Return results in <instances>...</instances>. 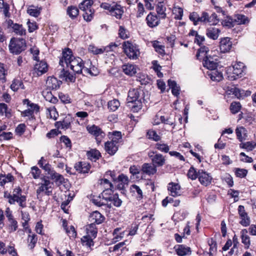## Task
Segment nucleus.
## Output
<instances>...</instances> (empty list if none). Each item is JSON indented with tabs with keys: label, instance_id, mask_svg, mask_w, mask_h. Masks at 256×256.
I'll use <instances>...</instances> for the list:
<instances>
[{
	"label": "nucleus",
	"instance_id": "79ce46f5",
	"mask_svg": "<svg viewBox=\"0 0 256 256\" xmlns=\"http://www.w3.org/2000/svg\"><path fill=\"white\" fill-rule=\"evenodd\" d=\"M10 88L13 91H17L18 89H24V85L20 80H14L10 86Z\"/></svg>",
	"mask_w": 256,
	"mask_h": 256
},
{
	"label": "nucleus",
	"instance_id": "4468645a",
	"mask_svg": "<svg viewBox=\"0 0 256 256\" xmlns=\"http://www.w3.org/2000/svg\"><path fill=\"white\" fill-rule=\"evenodd\" d=\"M198 174L199 176L198 178V180L202 184L208 186L211 183L212 177L210 174L202 170H199V174Z\"/></svg>",
	"mask_w": 256,
	"mask_h": 256
},
{
	"label": "nucleus",
	"instance_id": "4c0bfd02",
	"mask_svg": "<svg viewBox=\"0 0 256 256\" xmlns=\"http://www.w3.org/2000/svg\"><path fill=\"white\" fill-rule=\"evenodd\" d=\"M14 178L10 174H0V186H3L6 184L12 182L14 180Z\"/></svg>",
	"mask_w": 256,
	"mask_h": 256
},
{
	"label": "nucleus",
	"instance_id": "f257e3e1",
	"mask_svg": "<svg viewBox=\"0 0 256 256\" xmlns=\"http://www.w3.org/2000/svg\"><path fill=\"white\" fill-rule=\"evenodd\" d=\"M128 106L134 112H138L142 108L143 93L138 89H131L128 92Z\"/></svg>",
	"mask_w": 256,
	"mask_h": 256
},
{
	"label": "nucleus",
	"instance_id": "c9c22d12",
	"mask_svg": "<svg viewBox=\"0 0 256 256\" xmlns=\"http://www.w3.org/2000/svg\"><path fill=\"white\" fill-rule=\"evenodd\" d=\"M66 12L71 18L74 19L78 15L79 10L77 7L71 6L68 7Z\"/></svg>",
	"mask_w": 256,
	"mask_h": 256
},
{
	"label": "nucleus",
	"instance_id": "6e6552de",
	"mask_svg": "<svg viewBox=\"0 0 256 256\" xmlns=\"http://www.w3.org/2000/svg\"><path fill=\"white\" fill-rule=\"evenodd\" d=\"M148 156L151 159L152 164L156 168L162 166L166 164L165 157L160 154H158L156 152L152 151L150 152Z\"/></svg>",
	"mask_w": 256,
	"mask_h": 256
},
{
	"label": "nucleus",
	"instance_id": "ddd939ff",
	"mask_svg": "<svg viewBox=\"0 0 256 256\" xmlns=\"http://www.w3.org/2000/svg\"><path fill=\"white\" fill-rule=\"evenodd\" d=\"M48 70V64L44 61H38L37 63L34 65V72L38 76H42L46 73Z\"/></svg>",
	"mask_w": 256,
	"mask_h": 256
},
{
	"label": "nucleus",
	"instance_id": "a18cd8bd",
	"mask_svg": "<svg viewBox=\"0 0 256 256\" xmlns=\"http://www.w3.org/2000/svg\"><path fill=\"white\" fill-rule=\"evenodd\" d=\"M166 8L164 6L162 3L158 5L156 8V12L158 15V16L162 18H165L166 17V14L165 12Z\"/></svg>",
	"mask_w": 256,
	"mask_h": 256
},
{
	"label": "nucleus",
	"instance_id": "72a5a7b5",
	"mask_svg": "<svg viewBox=\"0 0 256 256\" xmlns=\"http://www.w3.org/2000/svg\"><path fill=\"white\" fill-rule=\"evenodd\" d=\"M234 21L238 24H246L249 22L248 18L242 14H237L234 16Z\"/></svg>",
	"mask_w": 256,
	"mask_h": 256
},
{
	"label": "nucleus",
	"instance_id": "0eeeda50",
	"mask_svg": "<svg viewBox=\"0 0 256 256\" xmlns=\"http://www.w3.org/2000/svg\"><path fill=\"white\" fill-rule=\"evenodd\" d=\"M66 66H70V69L76 74H82V68H84V61L80 57H74L69 62Z\"/></svg>",
	"mask_w": 256,
	"mask_h": 256
},
{
	"label": "nucleus",
	"instance_id": "e2e57ef3",
	"mask_svg": "<svg viewBox=\"0 0 256 256\" xmlns=\"http://www.w3.org/2000/svg\"><path fill=\"white\" fill-rule=\"evenodd\" d=\"M120 182L123 183L125 185H127L128 182V177L123 174H120L117 178L116 180V184Z\"/></svg>",
	"mask_w": 256,
	"mask_h": 256
},
{
	"label": "nucleus",
	"instance_id": "cd10ccee",
	"mask_svg": "<svg viewBox=\"0 0 256 256\" xmlns=\"http://www.w3.org/2000/svg\"><path fill=\"white\" fill-rule=\"evenodd\" d=\"M124 13L122 8L119 4H114L113 8L110 12V14L115 16L118 19H120Z\"/></svg>",
	"mask_w": 256,
	"mask_h": 256
},
{
	"label": "nucleus",
	"instance_id": "603ef678",
	"mask_svg": "<svg viewBox=\"0 0 256 256\" xmlns=\"http://www.w3.org/2000/svg\"><path fill=\"white\" fill-rule=\"evenodd\" d=\"M118 35L121 38L124 40L129 38V32L124 26H120L119 27Z\"/></svg>",
	"mask_w": 256,
	"mask_h": 256
},
{
	"label": "nucleus",
	"instance_id": "6ab92c4d",
	"mask_svg": "<svg viewBox=\"0 0 256 256\" xmlns=\"http://www.w3.org/2000/svg\"><path fill=\"white\" fill-rule=\"evenodd\" d=\"M146 22L148 26L151 28L157 26L160 22L156 14L150 12L146 18Z\"/></svg>",
	"mask_w": 256,
	"mask_h": 256
},
{
	"label": "nucleus",
	"instance_id": "e433bc0d",
	"mask_svg": "<svg viewBox=\"0 0 256 256\" xmlns=\"http://www.w3.org/2000/svg\"><path fill=\"white\" fill-rule=\"evenodd\" d=\"M88 50L90 52L94 54H102L104 52H109V50H108V48L103 47L101 48H98L93 45L89 46Z\"/></svg>",
	"mask_w": 256,
	"mask_h": 256
},
{
	"label": "nucleus",
	"instance_id": "393cba45",
	"mask_svg": "<svg viewBox=\"0 0 256 256\" xmlns=\"http://www.w3.org/2000/svg\"><path fill=\"white\" fill-rule=\"evenodd\" d=\"M8 24L10 26L13 31L18 35L23 36L26 34V30L23 28L22 24H14L12 20L8 22Z\"/></svg>",
	"mask_w": 256,
	"mask_h": 256
},
{
	"label": "nucleus",
	"instance_id": "423d86ee",
	"mask_svg": "<svg viewBox=\"0 0 256 256\" xmlns=\"http://www.w3.org/2000/svg\"><path fill=\"white\" fill-rule=\"evenodd\" d=\"M86 130L90 134L95 136L98 144H100L102 139L106 136L104 132L100 127L94 124L88 126Z\"/></svg>",
	"mask_w": 256,
	"mask_h": 256
},
{
	"label": "nucleus",
	"instance_id": "680f3d73",
	"mask_svg": "<svg viewBox=\"0 0 256 256\" xmlns=\"http://www.w3.org/2000/svg\"><path fill=\"white\" fill-rule=\"evenodd\" d=\"M62 122V128L68 129L70 126V124L72 122V118L70 116H66Z\"/></svg>",
	"mask_w": 256,
	"mask_h": 256
},
{
	"label": "nucleus",
	"instance_id": "a211bd4d",
	"mask_svg": "<svg viewBox=\"0 0 256 256\" xmlns=\"http://www.w3.org/2000/svg\"><path fill=\"white\" fill-rule=\"evenodd\" d=\"M105 218L98 211L92 212L89 218V220L92 224H99L104 222Z\"/></svg>",
	"mask_w": 256,
	"mask_h": 256
},
{
	"label": "nucleus",
	"instance_id": "20e7f679",
	"mask_svg": "<svg viewBox=\"0 0 256 256\" xmlns=\"http://www.w3.org/2000/svg\"><path fill=\"white\" fill-rule=\"evenodd\" d=\"M124 52L128 57L132 60H136L140 54L139 48L137 45L129 41L124 42L122 44Z\"/></svg>",
	"mask_w": 256,
	"mask_h": 256
},
{
	"label": "nucleus",
	"instance_id": "9b49d317",
	"mask_svg": "<svg viewBox=\"0 0 256 256\" xmlns=\"http://www.w3.org/2000/svg\"><path fill=\"white\" fill-rule=\"evenodd\" d=\"M62 82L54 76H48L46 81V86L49 90H56L60 88Z\"/></svg>",
	"mask_w": 256,
	"mask_h": 256
},
{
	"label": "nucleus",
	"instance_id": "864d4df0",
	"mask_svg": "<svg viewBox=\"0 0 256 256\" xmlns=\"http://www.w3.org/2000/svg\"><path fill=\"white\" fill-rule=\"evenodd\" d=\"M85 12L83 14V17L86 22H90L94 18V10L91 8L84 10Z\"/></svg>",
	"mask_w": 256,
	"mask_h": 256
},
{
	"label": "nucleus",
	"instance_id": "5fc2aeb1",
	"mask_svg": "<svg viewBox=\"0 0 256 256\" xmlns=\"http://www.w3.org/2000/svg\"><path fill=\"white\" fill-rule=\"evenodd\" d=\"M241 108V104L240 102H234L231 103L230 106V110L232 114L238 113Z\"/></svg>",
	"mask_w": 256,
	"mask_h": 256
},
{
	"label": "nucleus",
	"instance_id": "b1692460",
	"mask_svg": "<svg viewBox=\"0 0 256 256\" xmlns=\"http://www.w3.org/2000/svg\"><path fill=\"white\" fill-rule=\"evenodd\" d=\"M90 167V164L86 162H80L74 164V168L80 173H88Z\"/></svg>",
	"mask_w": 256,
	"mask_h": 256
},
{
	"label": "nucleus",
	"instance_id": "c03bdc74",
	"mask_svg": "<svg viewBox=\"0 0 256 256\" xmlns=\"http://www.w3.org/2000/svg\"><path fill=\"white\" fill-rule=\"evenodd\" d=\"M155 148L158 150L164 153H167L169 152L170 147L166 144L160 142H157L155 144Z\"/></svg>",
	"mask_w": 256,
	"mask_h": 256
},
{
	"label": "nucleus",
	"instance_id": "1a4fd4ad",
	"mask_svg": "<svg viewBox=\"0 0 256 256\" xmlns=\"http://www.w3.org/2000/svg\"><path fill=\"white\" fill-rule=\"evenodd\" d=\"M62 57L60 60L59 64L62 68H64V64L68 65L71 60L73 59L74 56L72 54V50L69 48H65L62 52Z\"/></svg>",
	"mask_w": 256,
	"mask_h": 256
},
{
	"label": "nucleus",
	"instance_id": "2f4dec72",
	"mask_svg": "<svg viewBox=\"0 0 256 256\" xmlns=\"http://www.w3.org/2000/svg\"><path fill=\"white\" fill-rule=\"evenodd\" d=\"M247 234L246 229H243L240 232L242 242L245 246L246 248H248L250 244V238Z\"/></svg>",
	"mask_w": 256,
	"mask_h": 256
},
{
	"label": "nucleus",
	"instance_id": "a19ab883",
	"mask_svg": "<svg viewBox=\"0 0 256 256\" xmlns=\"http://www.w3.org/2000/svg\"><path fill=\"white\" fill-rule=\"evenodd\" d=\"M130 190L136 196L138 199L140 200L142 198V192L138 186L132 184L130 187Z\"/></svg>",
	"mask_w": 256,
	"mask_h": 256
},
{
	"label": "nucleus",
	"instance_id": "8fccbe9b",
	"mask_svg": "<svg viewBox=\"0 0 256 256\" xmlns=\"http://www.w3.org/2000/svg\"><path fill=\"white\" fill-rule=\"evenodd\" d=\"M199 170L197 172L196 170L193 166H191L188 172V178L194 180L198 178Z\"/></svg>",
	"mask_w": 256,
	"mask_h": 256
},
{
	"label": "nucleus",
	"instance_id": "4d7b16f0",
	"mask_svg": "<svg viewBox=\"0 0 256 256\" xmlns=\"http://www.w3.org/2000/svg\"><path fill=\"white\" fill-rule=\"evenodd\" d=\"M152 46L154 48L155 50L160 54L162 55L165 54L164 50V46L160 44L158 42L154 41L152 44Z\"/></svg>",
	"mask_w": 256,
	"mask_h": 256
},
{
	"label": "nucleus",
	"instance_id": "bf43d9fd",
	"mask_svg": "<svg viewBox=\"0 0 256 256\" xmlns=\"http://www.w3.org/2000/svg\"><path fill=\"white\" fill-rule=\"evenodd\" d=\"M64 229L66 230V233L68 234L70 238H75L76 236V232L74 229V226H71L70 227L66 228V226H64V223L63 224Z\"/></svg>",
	"mask_w": 256,
	"mask_h": 256
},
{
	"label": "nucleus",
	"instance_id": "37998d69",
	"mask_svg": "<svg viewBox=\"0 0 256 256\" xmlns=\"http://www.w3.org/2000/svg\"><path fill=\"white\" fill-rule=\"evenodd\" d=\"M93 2L92 0H84L79 4L78 8L82 10H86L91 8Z\"/></svg>",
	"mask_w": 256,
	"mask_h": 256
},
{
	"label": "nucleus",
	"instance_id": "c756f323",
	"mask_svg": "<svg viewBox=\"0 0 256 256\" xmlns=\"http://www.w3.org/2000/svg\"><path fill=\"white\" fill-rule=\"evenodd\" d=\"M106 200L110 202L112 204L116 207H120L122 204V200L120 198L118 194H113L110 197H106Z\"/></svg>",
	"mask_w": 256,
	"mask_h": 256
},
{
	"label": "nucleus",
	"instance_id": "774afa93",
	"mask_svg": "<svg viewBox=\"0 0 256 256\" xmlns=\"http://www.w3.org/2000/svg\"><path fill=\"white\" fill-rule=\"evenodd\" d=\"M199 14L196 12H192L190 13L189 15L190 20L193 22L194 26L198 24Z\"/></svg>",
	"mask_w": 256,
	"mask_h": 256
},
{
	"label": "nucleus",
	"instance_id": "a878e982",
	"mask_svg": "<svg viewBox=\"0 0 256 256\" xmlns=\"http://www.w3.org/2000/svg\"><path fill=\"white\" fill-rule=\"evenodd\" d=\"M207 75L213 81L220 82L223 78L222 72L216 69L208 72Z\"/></svg>",
	"mask_w": 256,
	"mask_h": 256
},
{
	"label": "nucleus",
	"instance_id": "7ed1b4c3",
	"mask_svg": "<svg viewBox=\"0 0 256 256\" xmlns=\"http://www.w3.org/2000/svg\"><path fill=\"white\" fill-rule=\"evenodd\" d=\"M26 40L21 38H12L8 46L10 51L14 54H18L26 50Z\"/></svg>",
	"mask_w": 256,
	"mask_h": 256
},
{
	"label": "nucleus",
	"instance_id": "69168bd1",
	"mask_svg": "<svg viewBox=\"0 0 256 256\" xmlns=\"http://www.w3.org/2000/svg\"><path fill=\"white\" fill-rule=\"evenodd\" d=\"M30 173L34 179H37L40 177L41 170L37 166H34L31 168Z\"/></svg>",
	"mask_w": 256,
	"mask_h": 256
},
{
	"label": "nucleus",
	"instance_id": "f704fd0d",
	"mask_svg": "<svg viewBox=\"0 0 256 256\" xmlns=\"http://www.w3.org/2000/svg\"><path fill=\"white\" fill-rule=\"evenodd\" d=\"M87 156L92 160L96 161L101 156L100 152L96 149H92L87 152Z\"/></svg>",
	"mask_w": 256,
	"mask_h": 256
},
{
	"label": "nucleus",
	"instance_id": "f8f14e48",
	"mask_svg": "<svg viewBox=\"0 0 256 256\" xmlns=\"http://www.w3.org/2000/svg\"><path fill=\"white\" fill-rule=\"evenodd\" d=\"M26 198L25 196H18L14 194H12V198L8 200L10 204H15L16 202L22 208H26Z\"/></svg>",
	"mask_w": 256,
	"mask_h": 256
},
{
	"label": "nucleus",
	"instance_id": "7c9ffc66",
	"mask_svg": "<svg viewBox=\"0 0 256 256\" xmlns=\"http://www.w3.org/2000/svg\"><path fill=\"white\" fill-rule=\"evenodd\" d=\"M123 71L125 74L132 76L136 72V66L132 64H127L124 65L122 66Z\"/></svg>",
	"mask_w": 256,
	"mask_h": 256
},
{
	"label": "nucleus",
	"instance_id": "338daca9",
	"mask_svg": "<svg viewBox=\"0 0 256 256\" xmlns=\"http://www.w3.org/2000/svg\"><path fill=\"white\" fill-rule=\"evenodd\" d=\"M240 224L244 226H248L250 224V218L248 216V214L246 215V216H244L242 217H240Z\"/></svg>",
	"mask_w": 256,
	"mask_h": 256
},
{
	"label": "nucleus",
	"instance_id": "39448f33",
	"mask_svg": "<svg viewBox=\"0 0 256 256\" xmlns=\"http://www.w3.org/2000/svg\"><path fill=\"white\" fill-rule=\"evenodd\" d=\"M42 182L38 184V188L36 190L37 196L44 194L46 196H50L52 194V185L53 184L49 180L44 177L42 178Z\"/></svg>",
	"mask_w": 256,
	"mask_h": 256
},
{
	"label": "nucleus",
	"instance_id": "6e6d98bb",
	"mask_svg": "<svg viewBox=\"0 0 256 256\" xmlns=\"http://www.w3.org/2000/svg\"><path fill=\"white\" fill-rule=\"evenodd\" d=\"M8 230L10 232L16 231L18 228V223L17 221L14 218H11L8 220Z\"/></svg>",
	"mask_w": 256,
	"mask_h": 256
},
{
	"label": "nucleus",
	"instance_id": "09e8293b",
	"mask_svg": "<svg viewBox=\"0 0 256 256\" xmlns=\"http://www.w3.org/2000/svg\"><path fill=\"white\" fill-rule=\"evenodd\" d=\"M147 136L149 139L152 140L156 142L160 140L161 138L158 136L155 130H150L147 132Z\"/></svg>",
	"mask_w": 256,
	"mask_h": 256
},
{
	"label": "nucleus",
	"instance_id": "dca6fc26",
	"mask_svg": "<svg viewBox=\"0 0 256 256\" xmlns=\"http://www.w3.org/2000/svg\"><path fill=\"white\" fill-rule=\"evenodd\" d=\"M59 77L68 83H74L75 82L76 79L75 74H73L69 71L65 70L64 68H62L60 72Z\"/></svg>",
	"mask_w": 256,
	"mask_h": 256
},
{
	"label": "nucleus",
	"instance_id": "ea45409f",
	"mask_svg": "<svg viewBox=\"0 0 256 256\" xmlns=\"http://www.w3.org/2000/svg\"><path fill=\"white\" fill-rule=\"evenodd\" d=\"M100 184L102 189H114V186L107 178H102L100 180Z\"/></svg>",
	"mask_w": 256,
	"mask_h": 256
},
{
	"label": "nucleus",
	"instance_id": "de8ad7c7",
	"mask_svg": "<svg viewBox=\"0 0 256 256\" xmlns=\"http://www.w3.org/2000/svg\"><path fill=\"white\" fill-rule=\"evenodd\" d=\"M120 106V102L116 99H114L108 102V108L113 112L116 111Z\"/></svg>",
	"mask_w": 256,
	"mask_h": 256
},
{
	"label": "nucleus",
	"instance_id": "49530a36",
	"mask_svg": "<svg viewBox=\"0 0 256 256\" xmlns=\"http://www.w3.org/2000/svg\"><path fill=\"white\" fill-rule=\"evenodd\" d=\"M38 238L36 235L33 234L29 235L28 238V246L32 250L34 248L37 242Z\"/></svg>",
	"mask_w": 256,
	"mask_h": 256
},
{
	"label": "nucleus",
	"instance_id": "9d476101",
	"mask_svg": "<svg viewBox=\"0 0 256 256\" xmlns=\"http://www.w3.org/2000/svg\"><path fill=\"white\" fill-rule=\"evenodd\" d=\"M202 64L207 69L214 70L218 67V62L216 58H214L210 56H206L203 59Z\"/></svg>",
	"mask_w": 256,
	"mask_h": 256
},
{
	"label": "nucleus",
	"instance_id": "bb28decb",
	"mask_svg": "<svg viewBox=\"0 0 256 256\" xmlns=\"http://www.w3.org/2000/svg\"><path fill=\"white\" fill-rule=\"evenodd\" d=\"M220 32V30L214 27H210L206 29V34L208 38L212 40H216Z\"/></svg>",
	"mask_w": 256,
	"mask_h": 256
},
{
	"label": "nucleus",
	"instance_id": "0e129e2a",
	"mask_svg": "<svg viewBox=\"0 0 256 256\" xmlns=\"http://www.w3.org/2000/svg\"><path fill=\"white\" fill-rule=\"evenodd\" d=\"M47 110L49 112V114L51 118L56 120L58 116V112L54 106L50 107L47 108Z\"/></svg>",
	"mask_w": 256,
	"mask_h": 256
},
{
	"label": "nucleus",
	"instance_id": "58836bf2",
	"mask_svg": "<svg viewBox=\"0 0 256 256\" xmlns=\"http://www.w3.org/2000/svg\"><path fill=\"white\" fill-rule=\"evenodd\" d=\"M240 147L247 151H252L256 147V142L253 141L242 142L240 144Z\"/></svg>",
	"mask_w": 256,
	"mask_h": 256
},
{
	"label": "nucleus",
	"instance_id": "aec40b11",
	"mask_svg": "<svg viewBox=\"0 0 256 256\" xmlns=\"http://www.w3.org/2000/svg\"><path fill=\"white\" fill-rule=\"evenodd\" d=\"M118 142L116 140H112L110 142H107L105 143V150L110 155H114L118 150Z\"/></svg>",
	"mask_w": 256,
	"mask_h": 256
},
{
	"label": "nucleus",
	"instance_id": "3c124183",
	"mask_svg": "<svg viewBox=\"0 0 256 256\" xmlns=\"http://www.w3.org/2000/svg\"><path fill=\"white\" fill-rule=\"evenodd\" d=\"M27 12L31 16L38 17L40 14V9L36 8L34 6H31L28 8Z\"/></svg>",
	"mask_w": 256,
	"mask_h": 256
},
{
	"label": "nucleus",
	"instance_id": "052dcab7",
	"mask_svg": "<svg viewBox=\"0 0 256 256\" xmlns=\"http://www.w3.org/2000/svg\"><path fill=\"white\" fill-rule=\"evenodd\" d=\"M174 18L178 20H181L183 16V10L181 8H174Z\"/></svg>",
	"mask_w": 256,
	"mask_h": 256
},
{
	"label": "nucleus",
	"instance_id": "2eb2a0df",
	"mask_svg": "<svg viewBox=\"0 0 256 256\" xmlns=\"http://www.w3.org/2000/svg\"><path fill=\"white\" fill-rule=\"evenodd\" d=\"M47 174L48 176V178L54 180L59 186L65 182V178L63 176L56 172L54 168Z\"/></svg>",
	"mask_w": 256,
	"mask_h": 256
},
{
	"label": "nucleus",
	"instance_id": "473e14b6",
	"mask_svg": "<svg viewBox=\"0 0 256 256\" xmlns=\"http://www.w3.org/2000/svg\"><path fill=\"white\" fill-rule=\"evenodd\" d=\"M176 250L177 254L180 256L188 255L191 253L190 249L189 247L182 244L178 245Z\"/></svg>",
	"mask_w": 256,
	"mask_h": 256
},
{
	"label": "nucleus",
	"instance_id": "5701e85b",
	"mask_svg": "<svg viewBox=\"0 0 256 256\" xmlns=\"http://www.w3.org/2000/svg\"><path fill=\"white\" fill-rule=\"evenodd\" d=\"M232 43L228 38H222L220 42V48L222 52H228L232 48Z\"/></svg>",
	"mask_w": 256,
	"mask_h": 256
},
{
	"label": "nucleus",
	"instance_id": "c85d7f7f",
	"mask_svg": "<svg viewBox=\"0 0 256 256\" xmlns=\"http://www.w3.org/2000/svg\"><path fill=\"white\" fill-rule=\"evenodd\" d=\"M236 134L237 138L240 142H242L244 140H246L248 136L247 130L243 126L236 128Z\"/></svg>",
	"mask_w": 256,
	"mask_h": 256
},
{
	"label": "nucleus",
	"instance_id": "f03ea898",
	"mask_svg": "<svg viewBox=\"0 0 256 256\" xmlns=\"http://www.w3.org/2000/svg\"><path fill=\"white\" fill-rule=\"evenodd\" d=\"M86 235L84 236L81 238V241L84 246V245L90 248L94 245L92 240L96 238L98 230L96 224L94 223H91L86 226Z\"/></svg>",
	"mask_w": 256,
	"mask_h": 256
},
{
	"label": "nucleus",
	"instance_id": "4be33fe9",
	"mask_svg": "<svg viewBox=\"0 0 256 256\" xmlns=\"http://www.w3.org/2000/svg\"><path fill=\"white\" fill-rule=\"evenodd\" d=\"M142 173L148 176L154 175L157 172L156 168L152 164L144 163L142 166Z\"/></svg>",
	"mask_w": 256,
	"mask_h": 256
},
{
	"label": "nucleus",
	"instance_id": "412c9836",
	"mask_svg": "<svg viewBox=\"0 0 256 256\" xmlns=\"http://www.w3.org/2000/svg\"><path fill=\"white\" fill-rule=\"evenodd\" d=\"M244 64L242 62H238L233 66L232 74L234 80L236 79L239 76L241 77L244 72Z\"/></svg>",
	"mask_w": 256,
	"mask_h": 256
},
{
	"label": "nucleus",
	"instance_id": "f3484780",
	"mask_svg": "<svg viewBox=\"0 0 256 256\" xmlns=\"http://www.w3.org/2000/svg\"><path fill=\"white\" fill-rule=\"evenodd\" d=\"M168 190L170 192V194L174 197L180 195V186L178 184L170 182L168 185Z\"/></svg>",
	"mask_w": 256,
	"mask_h": 256
},
{
	"label": "nucleus",
	"instance_id": "13d9d810",
	"mask_svg": "<svg viewBox=\"0 0 256 256\" xmlns=\"http://www.w3.org/2000/svg\"><path fill=\"white\" fill-rule=\"evenodd\" d=\"M220 14L218 16L216 13H213L210 16H208V22L213 25L217 24L220 20Z\"/></svg>",
	"mask_w": 256,
	"mask_h": 256
}]
</instances>
